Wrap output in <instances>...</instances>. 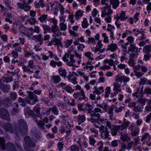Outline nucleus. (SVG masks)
Instances as JSON below:
<instances>
[{"instance_id":"obj_1","label":"nucleus","mask_w":151,"mask_h":151,"mask_svg":"<svg viewBox=\"0 0 151 151\" xmlns=\"http://www.w3.org/2000/svg\"><path fill=\"white\" fill-rule=\"evenodd\" d=\"M15 131H16L18 138L19 139V133L23 134L27 133L28 129L26 122L23 119L19 120L17 124L15 125Z\"/></svg>"},{"instance_id":"obj_2","label":"nucleus","mask_w":151,"mask_h":151,"mask_svg":"<svg viewBox=\"0 0 151 151\" xmlns=\"http://www.w3.org/2000/svg\"><path fill=\"white\" fill-rule=\"evenodd\" d=\"M128 18L125 12L124 11H121L119 15L118 14H116L114 17V19L116 20L115 23L117 29H120L121 28V26L122 24L120 23L119 20L121 21H123L126 20Z\"/></svg>"},{"instance_id":"obj_3","label":"nucleus","mask_w":151,"mask_h":151,"mask_svg":"<svg viewBox=\"0 0 151 151\" xmlns=\"http://www.w3.org/2000/svg\"><path fill=\"white\" fill-rule=\"evenodd\" d=\"M23 3L18 2L17 5V8L21 10H23L25 12H28L30 10L31 7L28 4L33 2V0H22Z\"/></svg>"},{"instance_id":"obj_4","label":"nucleus","mask_w":151,"mask_h":151,"mask_svg":"<svg viewBox=\"0 0 151 151\" xmlns=\"http://www.w3.org/2000/svg\"><path fill=\"white\" fill-rule=\"evenodd\" d=\"M62 59L66 64L69 66H72L73 64L76 62L74 59V55L69 52L65 53Z\"/></svg>"},{"instance_id":"obj_5","label":"nucleus","mask_w":151,"mask_h":151,"mask_svg":"<svg viewBox=\"0 0 151 151\" xmlns=\"http://www.w3.org/2000/svg\"><path fill=\"white\" fill-rule=\"evenodd\" d=\"M86 106L88 107V113H91V114L99 118L101 117L100 113L102 114L103 113V111H102V110L98 107L95 108L93 110H92V107L88 103H87Z\"/></svg>"},{"instance_id":"obj_6","label":"nucleus","mask_w":151,"mask_h":151,"mask_svg":"<svg viewBox=\"0 0 151 151\" xmlns=\"http://www.w3.org/2000/svg\"><path fill=\"white\" fill-rule=\"evenodd\" d=\"M35 66L34 64V61L32 60H29L28 63V65H24L22 67L23 72L28 73L29 74H32L33 73L32 70L35 68Z\"/></svg>"},{"instance_id":"obj_7","label":"nucleus","mask_w":151,"mask_h":151,"mask_svg":"<svg viewBox=\"0 0 151 151\" xmlns=\"http://www.w3.org/2000/svg\"><path fill=\"white\" fill-rule=\"evenodd\" d=\"M24 147L25 151H27L29 147H34L36 146L35 144L32 142L29 136L25 137L24 138Z\"/></svg>"},{"instance_id":"obj_8","label":"nucleus","mask_w":151,"mask_h":151,"mask_svg":"<svg viewBox=\"0 0 151 151\" xmlns=\"http://www.w3.org/2000/svg\"><path fill=\"white\" fill-rule=\"evenodd\" d=\"M101 137L103 139H106L109 137V132L106 127L102 125L100 126L99 130Z\"/></svg>"},{"instance_id":"obj_9","label":"nucleus","mask_w":151,"mask_h":151,"mask_svg":"<svg viewBox=\"0 0 151 151\" xmlns=\"http://www.w3.org/2000/svg\"><path fill=\"white\" fill-rule=\"evenodd\" d=\"M128 129L131 131L130 135L132 137L136 136L139 133V129L136 126L135 124L132 123L128 126Z\"/></svg>"},{"instance_id":"obj_10","label":"nucleus","mask_w":151,"mask_h":151,"mask_svg":"<svg viewBox=\"0 0 151 151\" xmlns=\"http://www.w3.org/2000/svg\"><path fill=\"white\" fill-rule=\"evenodd\" d=\"M73 96L75 99L78 101H82L83 100L86 101L88 100V98L85 95V92L83 90H82L79 92H77L74 93Z\"/></svg>"},{"instance_id":"obj_11","label":"nucleus","mask_w":151,"mask_h":151,"mask_svg":"<svg viewBox=\"0 0 151 151\" xmlns=\"http://www.w3.org/2000/svg\"><path fill=\"white\" fill-rule=\"evenodd\" d=\"M26 101L27 103L31 105H33L38 102L39 100L37 96L31 93L29 94V97Z\"/></svg>"},{"instance_id":"obj_12","label":"nucleus","mask_w":151,"mask_h":151,"mask_svg":"<svg viewBox=\"0 0 151 151\" xmlns=\"http://www.w3.org/2000/svg\"><path fill=\"white\" fill-rule=\"evenodd\" d=\"M124 126L120 125H115V126L111 129V134L113 136H115L117 135V132H120L124 130Z\"/></svg>"},{"instance_id":"obj_13","label":"nucleus","mask_w":151,"mask_h":151,"mask_svg":"<svg viewBox=\"0 0 151 151\" xmlns=\"http://www.w3.org/2000/svg\"><path fill=\"white\" fill-rule=\"evenodd\" d=\"M113 13V10L111 9V6L109 5L105 7L102 8V14L101 17L102 18L105 16H110Z\"/></svg>"},{"instance_id":"obj_14","label":"nucleus","mask_w":151,"mask_h":151,"mask_svg":"<svg viewBox=\"0 0 151 151\" xmlns=\"http://www.w3.org/2000/svg\"><path fill=\"white\" fill-rule=\"evenodd\" d=\"M69 74L68 76V78L71 83L75 85L77 83L76 76H78L76 72H69Z\"/></svg>"},{"instance_id":"obj_15","label":"nucleus","mask_w":151,"mask_h":151,"mask_svg":"<svg viewBox=\"0 0 151 151\" xmlns=\"http://www.w3.org/2000/svg\"><path fill=\"white\" fill-rule=\"evenodd\" d=\"M0 116L1 118L8 121L10 120L9 115L6 109L4 108H1L0 110Z\"/></svg>"},{"instance_id":"obj_16","label":"nucleus","mask_w":151,"mask_h":151,"mask_svg":"<svg viewBox=\"0 0 151 151\" xmlns=\"http://www.w3.org/2000/svg\"><path fill=\"white\" fill-rule=\"evenodd\" d=\"M4 129L6 131H9L11 133H14L15 135V137L16 139L18 140L16 131H15V129L13 130L12 129V126L9 123L5 124L3 127Z\"/></svg>"},{"instance_id":"obj_17","label":"nucleus","mask_w":151,"mask_h":151,"mask_svg":"<svg viewBox=\"0 0 151 151\" xmlns=\"http://www.w3.org/2000/svg\"><path fill=\"white\" fill-rule=\"evenodd\" d=\"M104 65L101 67L102 70H105L110 69V66L113 65L114 60H113L106 59L104 61Z\"/></svg>"},{"instance_id":"obj_18","label":"nucleus","mask_w":151,"mask_h":151,"mask_svg":"<svg viewBox=\"0 0 151 151\" xmlns=\"http://www.w3.org/2000/svg\"><path fill=\"white\" fill-rule=\"evenodd\" d=\"M128 52H131L133 53L130 54L129 55H133L137 54V56L139 55L138 54V48L136 46L135 44H131L129 47H128Z\"/></svg>"},{"instance_id":"obj_19","label":"nucleus","mask_w":151,"mask_h":151,"mask_svg":"<svg viewBox=\"0 0 151 151\" xmlns=\"http://www.w3.org/2000/svg\"><path fill=\"white\" fill-rule=\"evenodd\" d=\"M118 49V47L117 45L114 43L113 41H112L111 43L108 45L106 51L107 52L110 51L111 52H114Z\"/></svg>"},{"instance_id":"obj_20","label":"nucleus","mask_w":151,"mask_h":151,"mask_svg":"<svg viewBox=\"0 0 151 151\" xmlns=\"http://www.w3.org/2000/svg\"><path fill=\"white\" fill-rule=\"evenodd\" d=\"M137 54L129 55V59L128 63L130 66L133 67L135 65V59L137 58Z\"/></svg>"},{"instance_id":"obj_21","label":"nucleus","mask_w":151,"mask_h":151,"mask_svg":"<svg viewBox=\"0 0 151 151\" xmlns=\"http://www.w3.org/2000/svg\"><path fill=\"white\" fill-rule=\"evenodd\" d=\"M51 43H50V45H57L58 50L60 52H62V50L60 49V47L62 48V46L60 40L58 39H55L53 41H51Z\"/></svg>"},{"instance_id":"obj_22","label":"nucleus","mask_w":151,"mask_h":151,"mask_svg":"<svg viewBox=\"0 0 151 151\" xmlns=\"http://www.w3.org/2000/svg\"><path fill=\"white\" fill-rule=\"evenodd\" d=\"M51 81L53 84H56L61 81V78L59 75H53L51 78Z\"/></svg>"},{"instance_id":"obj_23","label":"nucleus","mask_w":151,"mask_h":151,"mask_svg":"<svg viewBox=\"0 0 151 151\" xmlns=\"http://www.w3.org/2000/svg\"><path fill=\"white\" fill-rule=\"evenodd\" d=\"M91 63V62L90 60L86 63H83L82 65L83 66V70H85L89 69L91 71L94 68Z\"/></svg>"},{"instance_id":"obj_24","label":"nucleus","mask_w":151,"mask_h":151,"mask_svg":"<svg viewBox=\"0 0 151 151\" xmlns=\"http://www.w3.org/2000/svg\"><path fill=\"white\" fill-rule=\"evenodd\" d=\"M58 72L60 76H61L65 79L68 78L67 73L65 69L60 68L58 69Z\"/></svg>"},{"instance_id":"obj_25","label":"nucleus","mask_w":151,"mask_h":151,"mask_svg":"<svg viewBox=\"0 0 151 151\" xmlns=\"http://www.w3.org/2000/svg\"><path fill=\"white\" fill-rule=\"evenodd\" d=\"M90 115V118L88 119V120L90 121L91 123L98 122L100 118L99 117L90 113H88Z\"/></svg>"},{"instance_id":"obj_26","label":"nucleus","mask_w":151,"mask_h":151,"mask_svg":"<svg viewBox=\"0 0 151 151\" xmlns=\"http://www.w3.org/2000/svg\"><path fill=\"white\" fill-rule=\"evenodd\" d=\"M76 120L79 122V124L80 125L81 123L84 122L86 120V118L85 115L83 114H80L76 117Z\"/></svg>"},{"instance_id":"obj_27","label":"nucleus","mask_w":151,"mask_h":151,"mask_svg":"<svg viewBox=\"0 0 151 151\" xmlns=\"http://www.w3.org/2000/svg\"><path fill=\"white\" fill-rule=\"evenodd\" d=\"M94 91L93 92V93L96 94L98 95L101 94L104 92V88L102 86L99 87L95 86L94 88Z\"/></svg>"},{"instance_id":"obj_28","label":"nucleus","mask_w":151,"mask_h":151,"mask_svg":"<svg viewBox=\"0 0 151 151\" xmlns=\"http://www.w3.org/2000/svg\"><path fill=\"white\" fill-rule=\"evenodd\" d=\"M6 146L7 151H17L15 146L11 142H7L6 144Z\"/></svg>"},{"instance_id":"obj_29","label":"nucleus","mask_w":151,"mask_h":151,"mask_svg":"<svg viewBox=\"0 0 151 151\" xmlns=\"http://www.w3.org/2000/svg\"><path fill=\"white\" fill-rule=\"evenodd\" d=\"M88 145L87 141L84 139L79 145L81 151H87L86 149L88 148Z\"/></svg>"},{"instance_id":"obj_30","label":"nucleus","mask_w":151,"mask_h":151,"mask_svg":"<svg viewBox=\"0 0 151 151\" xmlns=\"http://www.w3.org/2000/svg\"><path fill=\"white\" fill-rule=\"evenodd\" d=\"M116 80L118 82L120 83L123 82L124 83H126L129 81L130 78L128 77L122 76L116 78Z\"/></svg>"},{"instance_id":"obj_31","label":"nucleus","mask_w":151,"mask_h":151,"mask_svg":"<svg viewBox=\"0 0 151 151\" xmlns=\"http://www.w3.org/2000/svg\"><path fill=\"white\" fill-rule=\"evenodd\" d=\"M50 65L53 68H55L56 66L60 67L62 66V62L61 61H56L52 60L50 63Z\"/></svg>"},{"instance_id":"obj_32","label":"nucleus","mask_w":151,"mask_h":151,"mask_svg":"<svg viewBox=\"0 0 151 151\" xmlns=\"http://www.w3.org/2000/svg\"><path fill=\"white\" fill-rule=\"evenodd\" d=\"M114 111L116 113H119L122 110L124 109V107L123 106H121L120 104L118 103L117 102H116L115 104V105H114Z\"/></svg>"},{"instance_id":"obj_33","label":"nucleus","mask_w":151,"mask_h":151,"mask_svg":"<svg viewBox=\"0 0 151 151\" xmlns=\"http://www.w3.org/2000/svg\"><path fill=\"white\" fill-rule=\"evenodd\" d=\"M0 88L5 93H8L10 89V87L9 85L2 83L0 84Z\"/></svg>"},{"instance_id":"obj_34","label":"nucleus","mask_w":151,"mask_h":151,"mask_svg":"<svg viewBox=\"0 0 151 151\" xmlns=\"http://www.w3.org/2000/svg\"><path fill=\"white\" fill-rule=\"evenodd\" d=\"M2 105L6 107H8L12 103L11 100L9 99L8 97L5 98L2 101Z\"/></svg>"},{"instance_id":"obj_35","label":"nucleus","mask_w":151,"mask_h":151,"mask_svg":"<svg viewBox=\"0 0 151 151\" xmlns=\"http://www.w3.org/2000/svg\"><path fill=\"white\" fill-rule=\"evenodd\" d=\"M114 89L113 90L115 91L114 93L115 95H116L118 92H121L122 89L121 88V85L118 84L117 83H115L114 85Z\"/></svg>"},{"instance_id":"obj_36","label":"nucleus","mask_w":151,"mask_h":151,"mask_svg":"<svg viewBox=\"0 0 151 151\" xmlns=\"http://www.w3.org/2000/svg\"><path fill=\"white\" fill-rule=\"evenodd\" d=\"M119 134L120 135L121 139L123 142H125L127 140L128 137L127 133L121 131Z\"/></svg>"},{"instance_id":"obj_37","label":"nucleus","mask_w":151,"mask_h":151,"mask_svg":"<svg viewBox=\"0 0 151 151\" xmlns=\"http://www.w3.org/2000/svg\"><path fill=\"white\" fill-rule=\"evenodd\" d=\"M83 11L79 9L76 11L74 17L77 20H79L83 16Z\"/></svg>"},{"instance_id":"obj_38","label":"nucleus","mask_w":151,"mask_h":151,"mask_svg":"<svg viewBox=\"0 0 151 151\" xmlns=\"http://www.w3.org/2000/svg\"><path fill=\"white\" fill-rule=\"evenodd\" d=\"M93 136L91 135L88 137L89 144L91 146H94L97 141Z\"/></svg>"},{"instance_id":"obj_39","label":"nucleus","mask_w":151,"mask_h":151,"mask_svg":"<svg viewBox=\"0 0 151 151\" xmlns=\"http://www.w3.org/2000/svg\"><path fill=\"white\" fill-rule=\"evenodd\" d=\"M39 20L41 22L46 23L47 20L49 19L48 16L46 14H43L38 18Z\"/></svg>"},{"instance_id":"obj_40","label":"nucleus","mask_w":151,"mask_h":151,"mask_svg":"<svg viewBox=\"0 0 151 151\" xmlns=\"http://www.w3.org/2000/svg\"><path fill=\"white\" fill-rule=\"evenodd\" d=\"M5 141L4 139L2 137H0V151H4L6 149L5 146Z\"/></svg>"},{"instance_id":"obj_41","label":"nucleus","mask_w":151,"mask_h":151,"mask_svg":"<svg viewBox=\"0 0 151 151\" xmlns=\"http://www.w3.org/2000/svg\"><path fill=\"white\" fill-rule=\"evenodd\" d=\"M96 106L102 108L103 110V112H106L109 108L108 105L105 103H103L102 104H97Z\"/></svg>"},{"instance_id":"obj_42","label":"nucleus","mask_w":151,"mask_h":151,"mask_svg":"<svg viewBox=\"0 0 151 151\" xmlns=\"http://www.w3.org/2000/svg\"><path fill=\"white\" fill-rule=\"evenodd\" d=\"M99 38L98 36L96 39H94L92 37H88V40L86 42L90 44H92L95 45L96 43V41L98 40Z\"/></svg>"},{"instance_id":"obj_43","label":"nucleus","mask_w":151,"mask_h":151,"mask_svg":"<svg viewBox=\"0 0 151 151\" xmlns=\"http://www.w3.org/2000/svg\"><path fill=\"white\" fill-rule=\"evenodd\" d=\"M110 2L111 4L112 5L113 8L114 9H116L119 4V0H110Z\"/></svg>"},{"instance_id":"obj_44","label":"nucleus","mask_w":151,"mask_h":151,"mask_svg":"<svg viewBox=\"0 0 151 151\" xmlns=\"http://www.w3.org/2000/svg\"><path fill=\"white\" fill-rule=\"evenodd\" d=\"M21 32L24 35H26L28 31H29V28L25 27L23 26H20L19 28Z\"/></svg>"},{"instance_id":"obj_45","label":"nucleus","mask_w":151,"mask_h":151,"mask_svg":"<svg viewBox=\"0 0 151 151\" xmlns=\"http://www.w3.org/2000/svg\"><path fill=\"white\" fill-rule=\"evenodd\" d=\"M145 32L142 29H140V35L138 39L139 40H145L146 38V35L145 34Z\"/></svg>"},{"instance_id":"obj_46","label":"nucleus","mask_w":151,"mask_h":151,"mask_svg":"<svg viewBox=\"0 0 151 151\" xmlns=\"http://www.w3.org/2000/svg\"><path fill=\"white\" fill-rule=\"evenodd\" d=\"M144 108L142 104H141L135 106L134 108V111L141 112L143 111V109Z\"/></svg>"},{"instance_id":"obj_47","label":"nucleus","mask_w":151,"mask_h":151,"mask_svg":"<svg viewBox=\"0 0 151 151\" xmlns=\"http://www.w3.org/2000/svg\"><path fill=\"white\" fill-rule=\"evenodd\" d=\"M33 37L37 41L40 42L41 45L42 44L43 39L42 35L41 34H39L37 35L34 36Z\"/></svg>"},{"instance_id":"obj_48","label":"nucleus","mask_w":151,"mask_h":151,"mask_svg":"<svg viewBox=\"0 0 151 151\" xmlns=\"http://www.w3.org/2000/svg\"><path fill=\"white\" fill-rule=\"evenodd\" d=\"M29 31L32 33H36L38 34L40 32V27L37 26H35L34 27L29 28Z\"/></svg>"},{"instance_id":"obj_49","label":"nucleus","mask_w":151,"mask_h":151,"mask_svg":"<svg viewBox=\"0 0 151 151\" xmlns=\"http://www.w3.org/2000/svg\"><path fill=\"white\" fill-rule=\"evenodd\" d=\"M104 142L101 141H100L97 142L96 147L99 151H100L103 149Z\"/></svg>"},{"instance_id":"obj_50","label":"nucleus","mask_w":151,"mask_h":151,"mask_svg":"<svg viewBox=\"0 0 151 151\" xmlns=\"http://www.w3.org/2000/svg\"><path fill=\"white\" fill-rule=\"evenodd\" d=\"M88 26L87 19L86 18H83L82 22V27L84 29L87 28Z\"/></svg>"},{"instance_id":"obj_51","label":"nucleus","mask_w":151,"mask_h":151,"mask_svg":"<svg viewBox=\"0 0 151 151\" xmlns=\"http://www.w3.org/2000/svg\"><path fill=\"white\" fill-rule=\"evenodd\" d=\"M59 30L61 31H65L67 29V25L66 23L62 22L59 24Z\"/></svg>"},{"instance_id":"obj_52","label":"nucleus","mask_w":151,"mask_h":151,"mask_svg":"<svg viewBox=\"0 0 151 151\" xmlns=\"http://www.w3.org/2000/svg\"><path fill=\"white\" fill-rule=\"evenodd\" d=\"M70 150V151H79L80 149L79 146L76 144H74L71 146Z\"/></svg>"},{"instance_id":"obj_53","label":"nucleus","mask_w":151,"mask_h":151,"mask_svg":"<svg viewBox=\"0 0 151 151\" xmlns=\"http://www.w3.org/2000/svg\"><path fill=\"white\" fill-rule=\"evenodd\" d=\"M51 111L55 115H58L59 114V111L56 106H53L52 107H50Z\"/></svg>"},{"instance_id":"obj_54","label":"nucleus","mask_w":151,"mask_h":151,"mask_svg":"<svg viewBox=\"0 0 151 151\" xmlns=\"http://www.w3.org/2000/svg\"><path fill=\"white\" fill-rule=\"evenodd\" d=\"M130 122L129 121L126 120V119L124 118L123 122L122 124L120 125H124V129H127V128L129 126V125L130 124Z\"/></svg>"},{"instance_id":"obj_55","label":"nucleus","mask_w":151,"mask_h":151,"mask_svg":"<svg viewBox=\"0 0 151 151\" xmlns=\"http://www.w3.org/2000/svg\"><path fill=\"white\" fill-rule=\"evenodd\" d=\"M143 52L146 53H150L151 52V47L149 45H146L143 49Z\"/></svg>"},{"instance_id":"obj_56","label":"nucleus","mask_w":151,"mask_h":151,"mask_svg":"<svg viewBox=\"0 0 151 151\" xmlns=\"http://www.w3.org/2000/svg\"><path fill=\"white\" fill-rule=\"evenodd\" d=\"M72 130V128L69 125L65 127V131L66 134L68 136H69L70 135Z\"/></svg>"},{"instance_id":"obj_57","label":"nucleus","mask_w":151,"mask_h":151,"mask_svg":"<svg viewBox=\"0 0 151 151\" xmlns=\"http://www.w3.org/2000/svg\"><path fill=\"white\" fill-rule=\"evenodd\" d=\"M84 55L89 60H94L93 58V55L92 54L91 52H88L84 53Z\"/></svg>"},{"instance_id":"obj_58","label":"nucleus","mask_w":151,"mask_h":151,"mask_svg":"<svg viewBox=\"0 0 151 151\" xmlns=\"http://www.w3.org/2000/svg\"><path fill=\"white\" fill-rule=\"evenodd\" d=\"M147 103L148 105L145 108V112H149L151 111V99L148 101Z\"/></svg>"},{"instance_id":"obj_59","label":"nucleus","mask_w":151,"mask_h":151,"mask_svg":"<svg viewBox=\"0 0 151 151\" xmlns=\"http://www.w3.org/2000/svg\"><path fill=\"white\" fill-rule=\"evenodd\" d=\"M73 40H65L64 42V47L65 48L68 47L72 43Z\"/></svg>"},{"instance_id":"obj_60","label":"nucleus","mask_w":151,"mask_h":151,"mask_svg":"<svg viewBox=\"0 0 151 151\" xmlns=\"http://www.w3.org/2000/svg\"><path fill=\"white\" fill-rule=\"evenodd\" d=\"M110 87H107L105 89V93L104 96L105 98H107L109 96V95L111 92Z\"/></svg>"},{"instance_id":"obj_61","label":"nucleus","mask_w":151,"mask_h":151,"mask_svg":"<svg viewBox=\"0 0 151 151\" xmlns=\"http://www.w3.org/2000/svg\"><path fill=\"white\" fill-rule=\"evenodd\" d=\"M63 89L65 90L68 93H72L74 91V90L72 89L71 87L68 85H67L65 87H64Z\"/></svg>"},{"instance_id":"obj_62","label":"nucleus","mask_w":151,"mask_h":151,"mask_svg":"<svg viewBox=\"0 0 151 151\" xmlns=\"http://www.w3.org/2000/svg\"><path fill=\"white\" fill-rule=\"evenodd\" d=\"M36 121L37 122V125L39 128L41 129H45V124L42 121L40 120L38 122L37 120H36Z\"/></svg>"},{"instance_id":"obj_63","label":"nucleus","mask_w":151,"mask_h":151,"mask_svg":"<svg viewBox=\"0 0 151 151\" xmlns=\"http://www.w3.org/2000/svg\"><path fill=\"white\" fill-rule=\"evenodd\" d=\"M24 113L25 115H31L33 113V112L32 111L30 108L28 107L24 109Z\"/></svg>"},{"instance_id":"obj_64","label":"nucleus","mask_w":151,"mask_h":151,"mask_svg":"<svg viewBox=\"0 0 151 151\" xmlns=\"http://www.w3.org/2000/svg\"><path fill=\"white\" fill-rule=\"evenodd\" d=\"M102 36L103 37V42L105 43H107L109 42V37L107 35L106 33L102 34Z\"/></svg>"}]
</instances>
